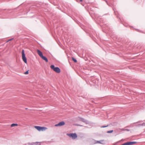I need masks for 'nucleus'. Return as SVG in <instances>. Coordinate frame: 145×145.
<instances>
[{
	"label": "nucleus",
	"instance_id": "nucleus-9",
	"mask_svg": "<svg viewBox=\"0 0 145 145\" xmlns=\"http://www.w3.org/2000/svg\"><path fill=\"white\" fill-rule=\"evenodd\" d=\"M136 143H137V142H128L129 145H133V144H135Z\"/></svg>",
	"mask_w": 145,
	"mask_h": 145
},
{
	"label": "nucleus",
	"instance_id": "nucleus-16",
	"mask_svg": "<svg viewBox=\"0 0 145 145\" xmlns=\"http://www.w3.org/2000/svg\"><path fill=\"white\" fill-rule=\"evenodd\" d=\"M28 71H26L24 73V74H28Z\"/></svg>",
	"mask_w": 145,
	"mask_h": 145
},
{
	"label": "nucleus",
	"instance_id": "nucleus-2",
	"mask_svg": "<svg viewBox=\"0 0 145 145\" xmlns=\"http://www.w3.org/2000/svg\"><path fill=\"white\" fill-rule=\"evenodd\" d=\"M34 127L39 131H43L47 129V128L39 126H35Z\"/></svg>",
	"mask_w": 145,
	"mask_h": 145
},
{
	"label": "nucleus",
	"instance_id": "nucleus-15",
	"mask_svg": "<svg viewBox=\"0 0 145 145\" xmlns=\"http://www.w3.org/2000/svg\"><path fill=\"white\" fill-rule=\"evenodd\" d=\"M113 131V130H111L109 131H108L107 132L108 133H112Z\"/></svg>",
	"mask_w": 145,
	"mask_h": 145
},
{
	"label": "nucleus",
	"instance_id": "nucleus-18",
	"mask_svg": "<svg viewBox=\"0 0 145 145\" xmlns=\"http://www.w3.org/2000/svg\"><path fill=\"white\" fill-rule=\"evenodd\" d=\"M12 39H10L9 40H8L7 41V42L10 41Z\"/></svg>",
	"mask_w": 145,
	"mask_h": 145
},
{
	"label": "nucleus",
	"instance_id": "nucleus-1",
	"mask_svg": "<svg viewBox=\"0 0 145 145\" xmlns=\"http://www.w3.org/2000/svg\"><path fill=\"white\" fill-rule=\"evenodd\" d=\"M50 68L57 73H59L60 72V70L59 68L58 67H55L53 65H51L50 66Z\"/></svg>",
	"mask_w": 145,
	"mask_h": 145
},
{
	"label": "nucleus",
	"instance_id": "nucleus-21",
	"mask_svg": "<svg viewBox=\"0 0 145 145\" xmlns=\"http://www.w3.org/2000/svg\"><path fill=\"white\" fill-rule=\"evenodd\" d=\"M140 121H138V122H136V123H140Z\"/></svg>",
	"mask_w": 145,
	"mask_h": 145
},
{
	"label": "nucleus",
	"instance_id": "nucleus-10",
	"mask_svg": "<svg viewBox=\"0 0 145 145\" xmlns=\"http://www.w3.org/2000/svg\"><path fill=\"white\" fill-rule=\"evenodd\" d=\"M79 120L83 122H85L86 121V120L84 119L81 118H79Z\"/></svg>",
	"mask_w": 145,
	"mask_h": 145
},
{
	"label": "nucleus",
	"instance_id": "nucleus-3",
	"mask_svg": "<svg viewBox=\"0 0 145 145\" xmlns=\"http://www.w3.org/2000/svg\"><path fill=\"white\" fill-rule=\"evenodd\" d=\"M22 59L23 61L25 63H27V59L25 57V55L24 53V50H23L22 51Z\"/></svg>",
	"mask_w": 145,
	"mask_h": 145
},
{
	"label": "nucleus",
	"instance_id": "nucleus-13",
	"mask_svg": "<svg viewBox=\"0 0 145 145\" xmlns=\"http://www.w3.org/2000/svg\"><path fill=\"white\" fill-rule=\"evenodd\" d=\"M32 144H35V145H36V144H39V145L40 144V143H39V142H34V143H33Z\"/></svg>",
	"mask_w": 145,
	"mask_h": 145
},
{
	"label": "nucleus",
	"instance_id": "nucleus-6",
	"mask_svg": "<svg viewBox=\"0 0 145 145\" xmlns=\"http://www.w3.org/2000/svg\"><path fill=\"white\" fill-rule=\"evenodd\" d=\"M37 52L38 54L40 57L43 56L42 52L40 50H37Z\"/></svg>",
	"mask_w": 145,
	"mask_h": 145
},
{
	"label": "nucleus",
	"instance_id": "nucleus-11",
	"mask_svg": "<svg viewBox=\"0 0 145 145\" xmlns=\"http://www.w3.org/2000/svg\"><path fill=\"white\" fill-rule=\"evenodd\" d=\"M18 125V124L17 123H13L11 125V127H12L14 126H17Z\"/></svg>",
	"mask_w": 145,
	"mask_h": 145
},
{
	"label": "nucleus",
	"instance_id": "nucleus-12",
	"mask_svg": "<svg viewBox=\"0 0 145 145\" xmlns=\"http://www.w3.org/2000/svg\"><path fill=\"white\" fill-rule=\"evenodd\" d=\"M72 60L74 62H77V60L75 59L74 58H73V57L72 58Z\"/></svg>",
	"mask_w": 145,
	"mask_h": 145
},
{
	"label": "nucleus",
	"instance_id": "nucleus-22",
	"mask_svg": "<svg viewBox=\"0 0 145 145\" xmlns=\"http://www.w3.org/2000/svg\"><path fill=\"white\" fill-rule=\"evenodd\" d=\"M80 1L82 2V0H80Z\"/></svg>",
	"mask_w": 145,
	"mask_h": 145
},
{
	"label": "nucleus",
	"instance_id": "nucleus-8",
	"mask_svg": "<svg viewBox=\"0 0 145 145\" xmlns=\"http://www.w3.org/2000/svg\"><path fill=\"white\" fill-rule=\"evenodd\" d=\"M41 57L46 62H48V59L45 57L43 56Z\"/></svg>",
	"mask_w": 145,
	"mask_h": 145
},
{
	"label": "nucleus",
	"instance_id": "nucleus-19",
	"mask_svg": "<svg viewBox=\"0 0 145 145\" xmlns=\"http://www.w3.org/2000/svg\"><path fill=\"white\" fill-rule=\"evenodd\" d=\"M107 126H103V127H106Z\"/></svg>",
	"mask_w": 145,
	"mask_h": 145
},
{
	"label": "nucleus",
	"instance_id": "nucleus-24",
	"mask_svg": "<svg viewBox=\"0 0 145 145\" xmlns=\"http://www.w3.org/2000/svg\"><path fill=\"white\" fill-rule=\"evenodd\" d=\"M127 131H129V130H128V129H127Z\"/></svg>",
	"mask_w": 145,
	"mask_h": 145
},
{
	"label": "nucleus",
	"instance_id": "nucleus-5",
	"mask_svg": "<svg viewBox=\"0 0 145 145\" xmlns=\"http://www.w3.org/2000/svg\"><path fill=\"white\" fill-rule=\"evenodd\" d=\"M65 124V123L64 121H61L59 122L58 123L56 124L55 126L56 127L61 126Z\"/></svg>",
	"mask_w": 145,
	"mask_h": 145
},
{
	"label": "nucleus",
	"instance_id": "nucleus-7",
	"mask_svg": "<svg viewBox=\"0 0 145 145\" xmlns=\"http://www.w3.org/2000/svg\"><path fill=\"white\" fill-rule=\"evenodd\" d=\"M96 143H99L103 144L105 143V141L104 140H101L99 141H97Z\"/></svg>",
	"mask_w": 145,
	"mask_h": 145
},
{
	"label": "nucleus",
	"instance_id": "nucleus-4",
	"mask_svg": "<svg viewBox=\"0 0 145 145\" xmlns=\"http://www.w3.org/2000/svg\"><path fill=\"white\" fill-rule=\"evenodd\" d=\"M67 135L70 137L72 138L73 139H75L77 137V135L76 133L67 134Z\"/></svg>",
	"mask_w": 145,
	"mask_h": 145
},
{
	"label": "nucleus",
	"instance_id": "nucleus-17",
	"mask_svg": "<svg viewBox=\"0 0 145 145\" xmlns=\"http://www.w3.org/2000/svg\"><path fill=\"white\" fill-rule=\"evenodd\" d=\"M145 125V123H143L142 124H141V125L142 126H143V125Z\"/></svg>",
	"mask_w": 145,
	"mask_h": 145
},
{
	"label": "nucleus",
	"instance_id": "nucleus-23",
	"mask_svg": "<svg viewBox=\"0 0 145 145\" xmlns=\"http://www.w3.org/2000/svg\"><path fill=\"white\" fill-rule=\"evenodd\" d=\"M25 109H27V108H25Z\"/></svg>",
	"mask_w": 145,
	"mask_h": 145
},
{
	"label": "nucleus",
	"instance_id": "nucleus-20",
	"mask_svg": "<svg viewBox=\"0 0 145 145\" xmlns=\"http://www.w3.org/2000/svg\"><path fill=\"white\" fill-rule=\"evenodd\" d=\"M138 126H142V125H141V124H139V125H138Z\"/></svg>",
	"mask_w": 145,
	"mask_h": 145
},
{
	"label": "nucleus",
	"instance_id": "nucleus-14",
	"mask_svg": "<svg viewBox=\"0 0 145 145\" xmlns=\"http://www.w3.org/2000/svg\"><path fill=\"white\" fill-rule=\"evenodd\" d=\"M121 145H129L128 142H127L124 143V144H122Z\"/></svg>",
	"mask_w": 145,
	"mask_h": 145
}]
</instances>
